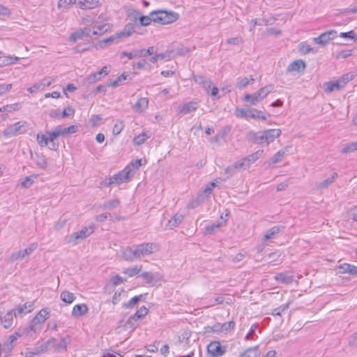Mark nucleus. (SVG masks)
<instances>
[{
  "label": "nucleus",
  "mask_w": 357,
  "mask_h": 357,
  "mask_svg": "<svg viewBox=\"0 0 357 357\" xmlns=\"http://www.w3.org/2000/svg\"><path fill=\"white\" fill-rule=\"evenodd\" d=\"M50 316V312L47 308L41 309L30 321L28 326L19 328L13 335L16 337V340L24 337L27 342L36 340V334L41 331L44 323Z\"/></svg>",
  "instance_id": "obj_1"
},
{
  "label": "nucleus",
  "mask_w": 357,
  "mask_h": 357,
  "mask_svg": "<svg viewBox=\"0 0 357 357\" xmlns=\"http://www.w3.org/2000/svg\"><path fill=\"white\" fill-rule=\"evenodd\" d=\"M77 125H73L69 127L56 126L52 131L47 132V141L50 144L49 149L56 150L57 145L54 142V139L61 136L64 137L70 134H73L78 130Z\"/></svg>",
  "instance_id": "obj_2"
},
{
  "label": "nucleus",
  "mask_w": 357,
  "mask_h": 357,
  "mask_svg": "<svg viewBox=\"0 0 357 357\" xmlns=\"http://www.w3.org/2000/svg\"><path fill=\"white\" fill-rule=\"evenodd\" d=\"M153 22L160 24H168L176 22L179 14L174 11H167L165 10H158L152 11Z\"/></svg>",
  "instance_id": "obj_3"
},
{
  "label": "nucleus",
  "mask_w": 357,
  "mask_h": 357,
  "mask_svg": "<svg viewBox=\"0 0 357 357\" xmlns=\"http://www.w3.org/2000/svg\"><path fill=\"white\" fill-rule=\"evenodd\" d=\"M273 89L274 86L273 84L266 85L253 94H246L244 100L249 102L251 105H256L271 92Z\"/></svg>",
  "instance_id": "obj_4"
},
{
  "label": "nucleus",
  "mask_w": 357,
  "mask_h": 357,
  "mask_svg": "<svg viewBox=\"0 0 357 357\" xmlns=\"http://www.w3.org/2000/svg\"><path fill=\"white\" fill-rule=\"evenodd\" d=\"M95 229V225L91 224L89 226L83 227L81 230L73 233L68 238V242L77 245L80 240H84L91 234L93 233Z\"/></svg>",
  "instance_id": "obj_5"
},
{
  "label": "nucleus",
  "mask_w": 357,
  "mask_h": 357,
  "mask_svg": "<svg viewBox=\"0 0 357 357\" xmlns=\"http://www.w3.org/2000/svg\"><path fill=\"white\" fill-rule=\"evenodd\" d=\"M159 250L158 245L155 243H146L135 245V257L140 258L149 255Z\"/></svg>",
  "instance_id": "obj_6"
},
{
  "label": "nucleus",
  "mask_w": 357,
  "mask_h": 357,
  "mask_svg": "<svg viewBox=\"0 0 357 357\" xmlns=\"http://www.w3.org/2000/svg\"><path fill=\"white\" fill-rule=\"evenodd\" d=\"M24 121H18L14 124L8 126L1 133V135L6 138H10L25 132Z\"/></svg>",
  "instance_id": "obj_7"
},
{
  "label": "nucleus",
  "mask_w": 357,
  "mask_h": 357,
  "mask_svg": "<svg viewBox=\"0 0 357 357\" xmlns=\"http://www.w3.org/2000/svg\"><path fill=\"white\" fill-rule=\"evenodd\" d=\"M227 351V347L221 345L219 341H213L207 346V354L208 357H220Z\"/></svg>",
  "instance_id": "obj_8"
},
{
  "label": "nucleus",
  "mask_w": 357,
  "mask_h": 357,
  "mask_svg": "<svg viewBox=\"0 0 357 357\" xmlns=\"http://www.w3.org/2000/svg\"><path fill=\"white\" fill-rule=\"evenodd\" d=\"M154 54V47H150L148 50L140 49L135 50L132 52H123L121 54V57L127 56L129 59L135 58H139L142 56H146L147 55H151Z\"/></svg>",
  "instance_id": "obj_9"
},
{
  "label": "nucleus",
  "mask_w": 357,
  "mask_h": 357,
  "mask_svg": "<svg viewBox=\"0 0 357 357\" xmlns=\"http://www.w3.org/2000/svg\"><path fill=\"white\" fill-rule=\"evenodd\" d=\"M37 248L38 243H33L30 244L27 248L13 253L10 256V260L12 261H15L19 259L22 260L25 257L30 255L34 250L37 249Z\"/></svg>",
  "instance_id": "obj_10"
},
{
  "label": "nucleus",
  "mask_w": 357,
  "mask_h": 357,
  "mask_svg": "<svg viewBox=\"0 0 357 357\" xmlns=\"http://www.w3.org/2000/svg\"><path fill=\"white\" fill-rule=\"evenodd\" d=\"M149 310L145 307H141L137 312L131 316L127 321V324L129 325L131 328H136L137 324V321L143 319L148 313Z\"/></svg>",
  "instance_id": "obj_11"
},
{
  "label": "nucleus",
  "mask_w": 357,
  "mask_h": 357,
  "mask_svg": "<svg viewBox=\"0 0 357 357\" xmlns=\"http://www.w3.org/2000/svg\"><path fill=\"white\" fill-rule=\"evenodd\" d=\"M130 167H126L123 170L113 175L112 179L114 184H121L125 182H128L130 180Z\"/></svg>",
  "instance_id": "obj_12"
},
{
  "label": "nucleus",
  "mask_w": 357,
  "mask_h": 357,
  "mask_svg": "<svg viewBox=\"0 0 357 357\" xmlns=\"http://www.w3.org/2000/svg\"><path fill=\"white\" fill-rule=\"evenodd\" d=\"M336 36L337 31L335 30H330L321 33L318 37L314 38V41L315 43L324 46L328 44L331 40H333Z\"/></svg>",
  "instance_id": "obj_13"
},
{
  "label": "nucleus",
  "mask_w": 357,
  "mask_h": 357,
  "mask_svg": "<svg viewBox=\"0 0 357 357\" xmlns=\"http://www.w3.org/2000/svg\"><path fill=\"white\" fill-rule=\"evenodd\" d=\"M109 71L107 66H104L100 70L89 75L84 81V84L89 85L93 84L101 79L102 76L108 74Z\"/></svg>",
  "instance_id": "obj_14"
},
{
  "label": "nucleus",
  "mask_w": 357,
  "mask_h": 357,
  "mask_svg": "<svg viewBox=\"0 0 357 357\" xmlns=\"http://www.w3.org/2000/svg\"><path fill=\"white\" fill-rule=\"evenodd\" d=\"M86 37H91V31L90 28L84 27L71 33L70 40L75 43L78 40H81Z\"/></svg>",
  "instance_id": "obj_15"
},
{
  "label": "nucleus",
  "mask_w": 357,
  "mask_h": 357,
  "mask_svg": "<svg viewBox=\"0 0 357 357\" xmlns=\"http://www.w3.org/2000/svg\"><path fill=\"white\" fill-rule=\"evenodd\" d=\"M13 310H8L6 312L0 311V321L5 328H9L13 324Z\"/></svg>",
  "instance_id": "obj_16"
},
{
  "label": "nucleus",
  "mask_w": 357,
  "mask_h": 357,
  "mask_svg": "<svg viewBox=\"0 0 357 357\" xmlns=\"http://www.w3.org/2000/svg\"><path fill=\"white\" fill-rule=\"evenodd\" d=\"M305 63L303 60H295L288 66L287 72L289 73H300L305 70Z\"/></svg>",
  "instance_id": "obj_17"
},
{
  "label": "nucleus",
  "mask_w": 357,
  "mask_h": 357,
  "mask_svg": "<svg viewBox=\"0 0 357 357\" xmlns=\"http://www.w3.org/2000/svg\"><path fill=\"white\" fill-rule=\"evenodd\" d=\"M229 132L230 128L229 127L223 128L215 135V137L210 139V142L211 144L220 145L223 141L225 140V138Z\"/></svg>",
  "instance_id": "obj_18"
},
{
  "label": "nucleus",
  "mask_w": 357,
  "mask_h": 357,
  "mask_svg": "<svg viewBox=\"0 0 357 357\" xmlns=\"http://www.w3.org/2000/svg\"><path fill=\"white\" fill-rule=\"evenodd\" d=\"M263 132L265 137L266 145L273 142L281 135V130L280 129H270L264 130Z\"/></svg>",
  "instance_id": "obj_19"
},
{
  "label": "nucleus",
  "mask_w": 357,
  "mask_h": 357,
  "mask_svg": "<svg viewBox=\"0 0 357 357\" xmlns=\"http://www.w3.org/2000/svg\"><path fill=\"white\" fill-rule=\"evenodd\" d=\"M249 139L256 144L266 145L265 137L263 131L249 132Z\"/></svg>",
  "instance_id": "obj_20"
},
{
  "label": "nucleus",
  "mask_w": 357,
  "mask_h": 357,
  "mask_svg": "<svg viewBox=\"0 0 357 357\" xmlns=\"http://www.w3.org/2000/svg\"><path fill=\"white\" fill-rule=\"evenodd\" d=\"M237 116L250 121L253 119H261L265 121L267 119V115L265 113L260 114V113H236Z\"/></svg>",
  "instance_id": "obj_21"
},
{
  "label": "nucleus",
  "mask_w": 357,
  "mask_h": 357,
  "mask_svg": "<svg viewBox=\"0 0 357 357\" xmlns=\"http://www.w3.org/2000/svg\"><path fill=\"white\" fill-rule=\"evenodd\" d=\"M100 5L98 1L95 0H79L77 1V7L83 10L92 9Z\"/></svg>",
  "instance_id": "obj_22"
},
{
  "label": "nucleus",
  "mask_w": 357,
  "mask_h": 357,
  "mask_svg": "<svg viewBox=\"0 0 357 357\" xmlns=\"http://www.w3.org/2000/svg\"><path fill=\"white\" fill-rule=\"evenodd\" d=\"M89 308L86 304L75 305L72 310V316L75 317H79L84 316L88 312Z\"/></svg>",
  "instance_id": "obj_23"
},
{
  "label": "nucleus",
  "mask_w": 357,
  "mask_h": 357,
  "mask_svg": "<svg viewBox=\"0 0 357 357\" xmlns=\"http://www.w3.org/2000/svg\"><path fill=\"white\" fill-rule=\"evenodd\" d=\"M284 229L282 225H275L269 229L264 236V240L274 238L275 236Z\"/></svg>",
  "instance_id": "obj_24"
},
{
  "label": "nucleus",
  "mask_w": 357,
  "mask_h": 357,
  "mask_svg": "<svg viewBox=\"0 0 357 357\" xmlns=\"http://www.w3.org/2000/svg\"><path fill=\"white\" fill-rule=\"evenodd\" d=\"M263 153H264L263 150H258L257 151L243 158L246 167H248L250 165V164H252V163L255 162L256 160H257L260 157H261Z\"/></svg>",
  "instance_id": "obj_25"
},
{
  "label": "nucleus",
  "mask_w": 357,
  "mask_h": 357,
  "mask_svg": "<svg viewBox=\"0 0 357 357\" xmlns=\"http://www.w3.org/2000/svg\"><path fill=\"white\" fill-rule=\"evenodd\" d=\"M183 215L181 213H176L172 218V219L168 221L167 227L169 229H172L173 228L178 227L183 220Z\"/></svg>",
  "instance_id": "obj_26"
},
{
  "label": "nucleus",
  "mask_w": 357,
  "mask_h": 357,
  "mask_svg": "<svg viewBox=\"0 0 357 357\" xmlns=\"http://www.w3.org/2000/svg\"><path fill=\"white\" fill-rule=\"evenodd\" d=\"M261 351L258 346L252 347L242 352L239 357H259Z\"/></svg>",
  "instance_id": "obj_27"
},
{
  "label": "nucleus",
  "mask_w": 357,
  "mask_h": 357,
  "mask_svg": "<svg viewBox=\"0 0 357 357\" xmlns=\"http://www.w3.org/2000/svg\"><path fill=\"white\" fill-rule=\"evenodd\" d=\"M120 200L116 198L103 202L100 204L99 207L104 210H112L117 208L120 205Z\"/></svg>",
  "instance_id": "obj_28"
},
{
  "label": "nucleus",
  "mask_w": 357,
  "mask_h": 357,
  "mask_svg": "<svg viewBox=\"0 0 357 357\" xmlns=\"http://www.w3.org/2000/svg\"><path fill=\"white\" fill-rule=\"evenodd\" d=\"M137 25L136 22H130L124 26L123 31L119 32V35L120 36L121 38L123 37H128L130 36L132 33L135 32V28Z\"/></svg>",
  "instance_id": "obj_29"
},
{
  "label": "nucleus",
  "mask_w": 357,
  "mask_h": 357,
  "mask_svg": "<svg viewBox=\"0 0 357 357\" xmlns=\"http://www.w3.org/2000/svg\"><path fill=\"white\" fill-rule=\"evenodd\" d=\"M276 281L284 283L290 284L294 280V276L286 273H280L274 276Z\"/></svg>",
  "instance_id": "obj_30"
},
{
  "label": "nucleus",
  "mask_w": 357,
  "mask_h": 357,
  "mask_svg": "<svg viewBox=\"0 0 357 357\" xmlns=\"http://www.w3.org/2000/svg\"><path fill=\"white\" fill-rule=\"evenodd\" d=\"M148 105V98H141L133 105L132 109L137 112H142L147 108Z\"/></svg>",
  "instance_id": "obj_31"
},
{
  "label": "nucleus",
  "mask_w": 357,
  "mask_h": 357,
  "mask_svg": "<svg viewBox=\"0 0 357 357\" xmlns=\"http://www.w3.org/2000/svg\"><path fill=\"white\" fill-rule=\"evenodd\" d=\"M33 310V303H25L22 305H18L16 308L17 312H15V316L17 314H26Z\"/></svg>",
  "instance_id": "obj_32"
},
{
  "label": "nucleus",
  "mask_w": 357,
  "mask_h": 357,
  "mask_svg": "<svg viewBox=\"0 0 357 357\" xmlns=\"http://www.w3.org/2000/svg\"><path fill=\"white\" fill-rule=\"evenodd\" d=\"M337 176H338V175L337 173H333L331 177L317 183V188L318 189H324V188H328L330 185H331L335 181V179L337 178Z\"/></svg>",
  "instance_id": "obj_33"
},
{
  "label": "nucleus",
  "mask_w": 357,
  "mask_h": 357,
  "mask_svg": "<svg viewBox=\"0 0 357 357\" xmlns=\"http://www.w3.org/2000/svg\"><path fill=\"white\" fill-rule=\"evenodd\" d=\"M340 89H341L337 80L333 82H326L324 84V91L326 93H329L334 91H338Z\"/></svg>",
  "instance_id": "obj_34"
},
{
  "label": "nucleus",
  "mask_w": 357,
  "mask_h": 357,
  "mask_svg": "<svg viewBox=\"0 0 357 357\" xmlns=\"http://www.w3.org/2000/svg\"><path fill=\"white\" fill-rule=\"evenodd\" d=\"M120 39H121L120 36L119 35L118 33H116V34L112 35V36L108 37L107 38H105V39L101 40L99 43V45L100 47H104L103 45L118 43L119 42Z\"/></svg>",
  "instance_id": "obj_35"
},
{
  "label": "nucleus",
  "mask_w": 357,
  "mask_h": 357,
  "mask_svg": "<svg viewBox=\"0 0 357 357\" xmlns=\"http://www.w3.org/2000/svg\"><path fill=\"white\" fill-rule=\"evenodd\" d=\"M110 29L109 24H104L102 25L94 26L93 31L91 32V36L102 35L107 32Z\"/></svg>",
  "instance_id": "obj_36"
},
{
  "label": "nucleus",
  "mask_w": 357,
  "mask_h": 357,
  "mask_svg": "<svg viewBox=\"0 0 357 357\" xmlns=\"http://www.w3.org/2000/svg\"><path fill=\"white\" fill-rule=\"evenodd\" d=\"M157 275L151 273L149 272H143L141 274V277L146 281L149 284L153 285L157 282Z\"/></svg>",
  "instance_id": "obj_37"
},
{
  "label": "nucleus",
  "mask_w": 357,
  "mask_h": 357,
  "mask_svg": "<svg viewBox=\"0 0 357 357\" xmlns=\"http://www.w3.org/2000/svg\"><path fill=\"white\" fill-rule=\"evenodd\" d=\"M61 299L66 303H72L76 298L73 293L68 291H63L61 293Z\"/></svg>",
  "instance_id": "obj_38"
},
{
  "label": "nucleus",
  "mask_w": 357,
  "mask_h": 357,
  "mask_svg": "<svg viewBox=\"0 0 357 357\" xmlns=\"http://www.w3.org/2000/svg\"><path fill=\"white\" fill-rule=\"evenodd\" d=\"M56 339L54 337H51L44 344H42L41 345L36 347L35 349L38 351L40 354H44L48 350L50 346L52 344L54 343Z\"/></svg>",
  "instance_id": "obj_39"
},
{
  "label": "nucleus",
  "mask_w": 357,
  "mask_h": 357,
  "mask_svg": "<svg viewBox=\"0 0 357 357\" xmlns=\"http://www.w3.org/2000/svg\"><path fill=\"white\" fill-rule=\"evenodd\" d=\"M289 147H285L280 151H278L271 158L272 163H278L282 160L283 157L287 154L288 151Z\"/></svg>",
  "instance_id": "obj_40"
},
{
  "label": "nucleus",
  "mask_w": 357,
  "mask_h": 357,
  "mask_svg": "<svg viewBox=\"0 0 357 357\" xmlns=\"http://www.w3.org/2000/svg\"><path fill=\"white\" fill-rule=\"evenodd\" d=\"M142 270V266H135L132 267L127 268L123 269V273L128 275L129 277H133L138 275Z\"/></svg>",
  "instance_id": "obj_41"
},
{
  "label": "nucleus",
  "mask_w": 357,
  "mask_h": 357,
  "mask_svg": "<svg viewBox=\"0 0 357 357\" xmlns=\"http://www.w3.org/2000/svg\"><path fill=\"white\" fill-rule=\"evenodd\" d=\"M151 137V135L146 132H142L136 136L133 139V143L135 145L139 146L144 143L146 139Z\"/></svg>",
  "instance_id": "obj_42"
},
{
  "label": "nucleus",
  "mask_w": 357,
  "mask_h": 357,
  "mask_svg": "<svg viewBox=\"0 0 357 357\" xmlns=\"http://www.w3.org/2000/svg\"><path fill=\"white\" fill-rule=\"evenodd\" d=\"M354 79V75L351 73H347L341 76L337 82L340 84V89H342L349 81Z\"/></svg>",
  "instance_id": "obj_43"
},
{
  "label": "nucleus",
  "mask_w": 357,
  "mask_h": 357,
  "mask_svg": "<svg viewBox=\"0 0 357 357\" xmlns=\"http://www.w3.org/2000/svg\"><path fill=\"white\" fill-rule=\"evenodd\" d=\"M135 246H133L132 248L128 247L126 248L123 252V257L126 260H132L135 257Z\"/></svg>",
  "instance_id": "obj_44"
},
{
  "label": "nucleus",
  "mask_w": 357,
  "mask_h": 357,
  "mask_svg": "<svg viewBox=\"0 0 357 357\" xmlns=\"http://www.w3.org/2000/svg\"><path fill=\"white\" fill-rule=\"evenodd\" d=\"M254 80L255 79L252 77H250V78H239L238 82L236 83V87L240 89H242L245 88L248 84H252L254 82Z\"/></svg>",
  "instance_id": "obj_45"
},
{
  "label": "nucleus",
  "mask_w": 357,
  "mask_h": 357,
  "mask_svg": "<svg viewBox=\"0 0 357 357\" xmlns=\"http://www.w3.org/2000/svg\"><path fill=\"white\" fill-rule=\"evenodd\" d=\"M142 296V295L134 296L128 303H123V306L126 308H132L141 301Z\"/></svg>",
  "instance_id": "obj_46"
},
{
  "label": "nucleus",
  "mask_w": 357,
  "mask_h": 357,
  "mask_svg": "<svg viewBox=\"0 0 357 357\" xmlns=\"http://www.w3.org/2000/svg\"><path fill=\"white\" fill-rule=\"evenodd\" d=\"M153 19L152 12L150 13L149 16H139V24L141 26H148L151 22H153Z\"/></svg>",
  "instance_id": "obj_47"
},
{
  "label": "nucleus",
  "mask_w": 357,
  "mask_h": 357,
  "mask_svg": "<svg viewBox=\"0 0 357 357\" xmlns=\"http://www.w3.org/2000/svg\"><path fill=\"white\" fill-rule=\"evenodd\" d=\"M198 108V103L196 102H190L186 105H184L181 112H193Z\"/></svg>",
  "instance_id": "obj_48"
},
{
  "label": "nucleus",
  "mask_w": 357,
  "mask_h": 357,
  "mask_svg": "<svg viewBox=\"0 0 357 357\" xmlns=\"http://www.w3.org/2000/svg\"><path fill=\"white\" fill-rule=\"evenodd\" d=\"M202 199H203V198L202 196H199V197H196L195 199H192L188 204L187 208L188 209H193V208H197V206H199L201 204Z\"/></svg>",
  "instance_id": "obj_49"
},
{
  "label": "nucleus",
  "mask_w": 357,
  "mask_h": 357,
  "mask_svg": "<svg viewBox=\"0 0 357 357\" xmlns=\"http://www.w3.org/2000/svg\"><path fill=\"white\" fill-rule=\"evenodd\" d=\"M102 122V118L99 115H93L89 120V124L92 127H96L100 125Z\"/></svg>",
  "instance_id": "obj_50"
},
{
  "label": "nucleus",
  "mask_w": 357,
  "mask_h": 357,
  "mask_svg": "<svg viewBox=\"0 0 357 357\" xmlns=\"http://www.w3.org/2000/svg\"><path fill=\"white\" fill-rule=\"evenodd\" d=\"M235 327V323L233 321L225 322L221 324L220 332H227L233 330Z\"/></svg>",
  "instance_id": "obj_51"
},
{
  "label": "nucleus",
  "mask_w": 357,
  "mask_h": 357,
  "mask_svg": "<svg viewBox=\"0 0 357 357\" xmlns=\"http://www.w3.org/2000/svg\"><path fill=\"white\" fill-rule=\"evenodd\" d=\"M21 109L20 105L19 103H15L13 105H5L2 109H0V112H15Z\"/></svg>",
  "instance_id": "obj_52"
},
{
  "label": "nucleus",
  "mask_w": 357,
  "mask_h": 357,
  "mask_svg": "<svg viewBox=\"0 0 357 357\" xmlns=\"http://www.w3.org/2000/svg\"><path fill=\"white\" fill-rule=\"evenodd\" d=\"M289 302L287 303H285V304H283V305H281L280 306H279L278 307L274 309L273 310V313L272 314L273 315H275V316H280L281 315V313L284 311H285L286 310H287L289 308Z\"/></svg>",
  "instance_id": "obj_53"
},
{
  "label": "nucleus",
  "mask_w": 357,
  "mask_h": 357,
  "mask_svg": "<svg viewBox=\"0 0 357 357\" xmlns=\"http://www.w3.org/2000/svg\"><path fill=\"white\" fill-rule=\"evenodd\" d=\"M142 160L137 159L134 162H132L126 167H130V174L135 172L142 166Z\"/></svg>",
  "instance_id": "obj_54"
},
{
  "label": "nucleus",
  "mask_w": 357,
  "mask_h": 357,
  "mask_svg": "<svg viewBox=\"0 0 357 357\" xmlns=\"http://www.w3.org/2000/svg\"><path fill=\"white\" fill-rule=\"evenodd\" d=\"M16 337L12 335H10L7 340L4 342L3 347H5L7 349L10 350L14 347V343L16 341Z\"/></svg>",
  "instance_id": "obj_55"
},
{
  "label": "nucleus",
  "mask_w": 357,
  "mask_h": 357,
  "mask_svg": "<svg viewBox=\"0 0 357 357\" xmlns=\"http://www.w3.org/2000/svg\"><path fill=\"white\" fill-rule=\"evenodd\" d=\"M38 144L40 146H45L49 144L46 135H38L36 138Z\"/></svg>",
  "instance_id": "obj_56"
},
{
  "label": "nucleus",
  "mask_w": 357,
  "mask_h": 357,
  "mask_svg": "<svg viewBox=\"0 0 357 357\" xmlns=\"http://www.w3.org/2000/svg\"><path fill=\"white\" fill-rule=\"evenodd\" d=\"M351 50H342V51L336 52L335 58L337 59H346V58L349 57V56H351Z\"/></svg>",
  "instance_id": "obj_57"
},
{
  "label": "nucleus",
  "mask_w": 357,
  "mask_h": 357,
  "mask_svg": "<svg viewBox=\"0 0 357 357\" xmlns=\"http://www.w3.org/2000/svg\"><path fill=\"white\" fill-rule=\"evenodd\" d=\"M36 164L43 169H45L47 166V162L44 155H38L36 158Z\"/></svg>",
  "instance_id": "obj_58"
},
{
  "label": "nucleus",
  "mask_w": 357,
  "mask_h": 357,
  "mask_svg": "<svg viewBox=\"0 0 357 357\" xmlns=\"http://www.w3.org/2000/svg\"><path fill=\"white\" fill-rule=\"evenodd\" d=\"M222 225V224L220 222L214 223L211 225H208L206 227V231L208 234H212V233L215 232V231H217Z\"/></svg>",
  "instance_id": "obj_59"
},
{
  "label": "nucleus",
  "mask_w": 357,
  "mask_h": 357,
  "mask_svg": "<svg viewBox=\"0 0 357 357\" xmlns=\"http://www.w3.org/2000/svg\"><path fill=\"white\" fill-rule=\"evenodd\" d=\"M123 127H124V125L122 121L116 122L113 127V130H112L113 134L114 135H117L120 134V132L123 129Z\"/></svg>",
  "instance_id": "obj_60"
},
{
  "label": "nucleus",
  "mask_w": 357,
  "mask_h": 357,
  "mask_svg": "<svg viewBox=\"0 0 357 357\" xmlns=\"http://www.w3.org/2000/svg\"><path fill=\"white\" fill-rule=\"evenodd\" d=\"M281 256L280 251L273 252L268 255L269 262L277 261Z\"/></svg>",
  "instance_id": "obj_61"
},
{
  "label": "nucleus",
  "mask_w": 357,
  "mask_h": 357,
  "mask_svg": "<svg viewBox=\"0 0 357 357\" xmlns=\"http://www.w3.org/2000/svg\"><path fill=\"white\" fill-rule=\"evenodd\" d=\"M243 43V39L241 37L230 38L227 40L228 45H238Z\"/></svg>",
  "instance_id": "obj_62"
},
{
  "label": "nucleus",
  "mask_w": 357,
  "mask_h": 357,
  "mask_svg": "<svg viewBox=\"0 0 357 357\" xmlns=\"http://www.w3.org/2000/svg\"><path fill=\"white\" fill-rule=\"evenodd\" d=\"M349 264L344 263L337 267V273L340 274H344L349 273Z\"/></svg>",
  "instance_id": "obj_63"
},
{
  "label": "nucleus",
  "mask_w": 357,
  "mask_h": 357,
  "mask_svg": "<svg viewBox=\"0 0 357 357\" xmlns=\"http://www.w3.org/2000/svg\"><path fill=\"white\" fill-rule=\"evenodd\" d=\"M69 342V337H63L61 339L60 342L57 344L58 349H64L66 348Z\"/></svg>",
  "instance_id": "obj_64"
}]
</instances>
